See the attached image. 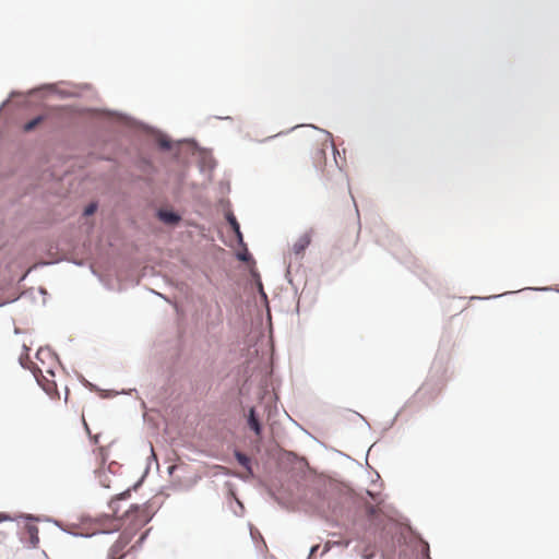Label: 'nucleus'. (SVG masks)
<instances>
[{
  "mask_svg": "<svg viewBox=\"0 0 559 559\" xmlns=\"http://www.w3.org/2000/svg\"><path fill=\"white\" fill-rule=\"evenodd\" d=\"M152 515L147 507L134 506L126 511L123 522L127 527L109 547L107 559H124L135 545H131L134 535L144 527Z\"/></svg>",
  "mask_w": 559,
  "mask_h": 559,
  "instance_id": "1",
  "label": "nucleus"
},
{
  "mask_svg": "<svg viewBox=\"0 0 559 559\" xmlns=\"http://www.w3.org/2000/svg\"><path fill=\"white\" fill-rule=\"evenodd\" d=\"M72 116L69 107H52L45 109L41 114L27 121L20 122L17 128L27 134L35 131L50 130L66 126Z\"/></svg>",
  "mask_w": 559,
  "mask_h": 559,
  "instance_id": "2",
  "label": "nucleus"
},
{
  "mask_svg": "<svg viewBox=\"0 0 559 559\" xmlns=\"http://www.w3.org/2000/svg\"><path fill=\"white\" fill-rule=\"evenodd\" d=\"M293 131L298 132L295 134L296 138H301L305 140H328V138L331 135L328 131L311 124L296 127L293 129Z\"/></svg>",
  "mask_w": 559,
  "mask_h": 559,
  "instance_id": "3",
  "label": "nucleus"
},
{
  "mask_svg": "<svg viewBox=\"0 0 559 559\" xmlns=\"http://www.w3.org/2000/svg\"><path fill=\"white\" fill-rule=\"evenodd\" d=\"M92 459L94 461V464H93L94 472L97 473L106 462L105 449L104 448L95 449L92 453Z\"/></svg>",
  "mask_w": 559,
  "mask_h": 559,
  "instance_id": "4",
  "label": "nucleus"
},
{
  "mask_svg": "<svg viewBox=\"0 0 559 559\" xmlns=\"http://www.w3.org/2000/svg\"><path fill=\"white\" fill-rule=\"evenodd\" d=\"M248 426L250 427L251 430L254 431V433L258 437H261L262 426L260 424L259 418L255 415L254 408H250V411H249V414H248Z\"/></svg>",
  "mask_w": 559,
  "mask_h": 559,
  "instance_id": "5",
  "label": "nucleus"
},
{
  "mask_svg": "<svg viewBox=\"0 0 559 559\" xmlns=\"http://www.w3.org/2000/svg\"><path fill=\"white\" fill-rule=\"evenodd\" d=\"M311 236L309 234H304L298 238V240L294 243L293 250L296 254H301L304 250L310 245Z\"/></svg>",
  "mask_w": 559,
  "mask_h": 559,
  "instance_id": "6",
  "label": "nucleus"
},
{
  "mask_svg": "<svg viewBox=\"0 0 559 559\" xmlns=\"http://www.w3.org/2000/svg\"><path fill=\"white\" fill-rule=\"evenodd\" d=\"M34 374L37 379V382L43 386V389L48 393V394H51L55 390H56V384L55 382H51L49 380H45V382L41 381V379L39 378V376L44 379V376H43V371L40 369H37L36 371H34Z\"/></svg>",
  "mask_w": 559,
  "mask_h": 559,
  "instance_id": "7",
  "label": "nucleus"
},
{
  "mask_svg": "<svg viewBox=\"0 0 559 559\" xmlns=\"http://www.w3.org/2000/svg\"><path fill=\"white\" fill-rule=\"evenodd\" d=\"M26 534L28 535L31 544L36 547L39 543L38 527L35 524L27 523L25 525Z\"/></svg>",
  "mask_w": 559,
  "mask_h": 559,
  "instance_id": "8",
  "label": "nucleus"
},
{
  "mask_svg": "<svg viewBox=\"0 0 559 559\" xmlns=\"http://www.w3.org/2000/svg\"><path fill=\"white\" fill-rule=\"evenodd\" d=\"M143 135L146 136L148 140H167L166 135L162 133L159 130L153 129L151 127H144L143 128Z\"/></svg>",
  "mask_w": 559,
  "mask_h": 559,
  "instance_id": "9",
  "label": "nucleus"
},
{
  "mask_svg": "<svg viewBox=\"0 0 559 559\" xmlns=\"http://www.w3.org/2000/svg\"><path fill=\"white\" fill-rule=\"evenodd\" d=\"M158 216L159 218L164 222V223H167V224H176L180 221V217L179 215H177L176 213L174 212H168V211H159L158 212Z\"/></svg>",
  "mask_w": 559,
  "mask_h": 559,
  "instance_id": "10",
  "label": "nucleus"
},
{
  "mask_svg": "<svg viewBox=\"0 0 559 559\" xmlns=\"http://www.w3.org/2000/svg\"><path fill=\"white\" fill-rule=\"evenodd\" d=\"M235 457L238 461V463L246 468L247 473L249 475H252L250 459L246 454H243L239 451L235 452Z\"/></svg>",
  "mask_w": 559,
  "mask_h": 559,
  "instance_id": "11",
  "label": "nucleus"
},
{
  "mask_svg": "<svg viewBox=\"0 0 559 559\" xmlns=\"http://www.w3.org/2000/svg\"><path fill=\"white\" fill-rule=\"evenodd\" d=\"M127 497H129V491L123 492L120 496H117L116 498H114L110 501L109 508L112 510L114 515H116V516L118 515V504L120 501L124 500Z\"/></svg>",
  "mask_w": 559,
  "mask_h": 559,
  "instance_id": "12",
  "label": "nucleus"
},
{
  "mask_svg": "<svg viewBox=\"0 0 559 559\" xmlns=\"http://www.w3.org/2000/svg\"><path fill=\"white\" fill-rule=\"evenodd\" d=\"M227 221H228V223H229V225H230L233 230H235V228H238L239 223L237 222L236 217L231 213H229L227 215Z\"/></svg>",
  "mask_w": 559,
  "mask_h": 559,
  "instance_id": "13",
  "label": "nucleus"
},
{
  "mask_svg": "<svg viewBox=\"0 0 559 559\" xmlns=\"http://www.w3.org/2000/svg\"><path fill=\"white\" fill-rule=\"evenodd\" d=\"M97 205L95 203L88 204L84 210V215L90 216L95 213Z\"/></svg>",
  "mask_w": 559,
  "mask_h": 559,
  "instance_id": "14",
  "label": "nucleus"
},
{
  "mask_svg": "<svg viewBox=\"0 0 559 559\" xmlns=\"http://www.w3.org/2000/svg\"><path fill=\"white\" fill-rule=\"evenodd\" d=\"M160 144V148L166 151V150H170L173 146H171V142H166V141H163V142H158Z\"/></svg>",
  "mask_w": 559,
  "mask_h": 559,
  "instance_id": "15",
  "label": "nucleus"
},
{
  "mask_svg": "<svg viewBox=\"0 0 559 559\" xmlns=\"http://www.w3.org/2000/svg\"><path fill=\"white\" fill-rule=\"evenodd\" d=\"M233 231L236 234L239 241H242V234L240 231V226H238V228H235V230H233Z\"/></svg>",
  "mask_w": 559,
  "mask_h": 559,
  "instance_id": "16",
  "label": "nucleus"
},
{
  "mask_svg": "<svg viewBox=\"0 0 559 559\" xmlns=\"http://www.w3.org/2000/svg\"><path fill=\"white\" fill-rule=\"evenodd\" d=\"M233 231L236 234L239 241H242V234L240 231V226H238V228H235V230H233Z\"/></svg>",
  "mask_w": 559,
  "mask_h": 559,
  "instance_id": "17",
  "label": "nucleus"
},
{
  "mask_svg": "<svg viewBox=\"0 0 559 559\" xmlns=\"http://www.w3.org/2000/svg\"><path fill=\"white\" fill-rule=\"evenodd\" d=\"M423 550L425 551L426 556L428 557V552H429V546L428 544H423Z\"/></svg>",
  "mask_w": 559,
  "mask_h": 559,
  "instance_id": "18",
  "label": "nucleus"
},
{
  "mask_svg": "<svg viewBox=\"0 0 559 559\" xmlns=\"http://www.w3.org/2000/svg\"><path fill=\"white\" fill-rule=\"evenodd\" d=\"M319 549V545H314L312 548H311V551H310V556H313L317 550Z\"/></svg>",
  "mask_w": 559,
  "mask_h": 559,
  "instance_id": "19",
  "label": "nucleus"
},
{
  "mask_svg": "<svg viewBox=\"0 0 559 559\" xmlns=\"http://www.w3.org/2000/svg\"><path fill=\"white\" fill-rule=\"evenodd\" d=\"M7 520H9V516H8V515H5V514H3V513H0V523H1L2 521H7Z\"/></svg>",
  "mask_w": 559,
  "mask_h": 559,
  "instance_id": "20",
  "label": "nucleus"
},
{
  "mask_svg": "<svg viewBox=\"0 0 559 559\" xmlns=\"http://www.w3.org/2000/svg\"><path fill=\"white\" fill-rule=\"evenodd\" d=\"M146 534H147V532H145V533L141 534V536L139 537V539H138V542H136V543H142V542H143V539L145 538Z\"/></svg>",
  "mask_w": 559,
  "mask_h": 559,
  "instance_id": "21",
  "label": "nucleus"
},
{
  "mask_svg": "<svg viewBox=\"0 0 559 559\" xmlns=\"http://www.w3.org/2000/svg\"><path fill=\"white\" fill-rule=\"evenodd\" d=\"M331 145H332V148H333L334 151H336V145H335V142H334V141H331Z\"/></svg>",
  "mask_w": 559,
  "mask_h": 559,
  "instance_id": "22",
  "label": "nucleus"
},
{
  "mask_svg": "<svg viewBox=\"0 0 559 559\" xmlns=\"http://www.w3.org/2000/svg\"><path fill=\"white\" fill-rule=\"evenodd\" d=\"M41 353H43L41 350H38L37 352V357H39L41 355Z\"/></svg>",
  "mask_w": 559,
  "mask_h": 559,
  "instance_id": "23",
  "label": "nucleus"
},
{
  "mask_svg": "<svg viewBox=\"0 0 559 559\" xmlns=\"http://www.w3.org/2000/svg\"><path fill=\"white\" fill-rule=\"evenodd\" d=\"M0 535H5V532L0 530Z\"/></svg>",
  "mask_w": 559,
  "mask_h": 559,
  "instance_id": "24",
  "label": "nucleus"
}]
</instances>
